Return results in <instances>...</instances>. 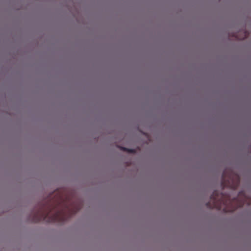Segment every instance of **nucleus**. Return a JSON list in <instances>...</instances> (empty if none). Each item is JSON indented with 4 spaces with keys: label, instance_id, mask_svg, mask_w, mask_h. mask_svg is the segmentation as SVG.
<instances>
[{
    "label": "nucleus",
    "instance_id": "1",
    "mask_svg": "<svg viewBox=\"0 0 251 251\" xmlns=\"http://www.w3.org/2000/svg\"><path fill=\"white\" fill-rule=\"evenodd\" d=\"M51 209L50 206H42L37 212L34 213L32 222L62 223L66 221L72 215L75 214L79 209V207H78L74 210L69 209L67 213L64 210H55L54 213L52 214L51 213Z\"/></svg>",
    "mask_w": 251,
    "mask_h": 251
},
{
    "label": "nucleus",
    "instance_id": "2",
    "mask_svg": "<svg viewBox=\"0 0 251 251\" xmlns=\"http://www.w3.org/2000/svg\"><path fill=\"white\" fill-rule=\"evenodd\" d=\"M229 199L217 190L213 192L210 197V201L206 203L207 207L210 209H216L218 210H223L224 212L233 210L228 209V205L230 204Z\"/></svg>",
    "mask_w": 251,
    "mask_h": 251
},
{
    "label": "nucleus",
    "instance_id": "3",
    "mask_svg": "<svg viewBox=\"0 0 251 251\" xmlns=\"http://www.w3.org/2000/svg\"><path fill=\"white\" fill-rule=\"evenodd\" d=\"M239 176L233 174L230 171H224L222 176V185L224 187L235 189L239 185Z\"/></svg>",
    "mask_w": 251,
    "mask_h": 251
},
{
    "label": "nucleus",
    "instance_id": "4",
    "mask_svg": "<svg viewBox=\"0 0 251 251\" xmlns=\"http://www.w3.org/2000/svg\"><path fill=\"white\" fill-rule=\"evenodd\" d=\"M118 147L121 150L125 151H126V152H129V153H134L136 152L135 150H134V149H128V148H125V147H121V146H118Z\"/></svg>",
    "mask_w": 251,
    "mask_h": 251
},
{
    "label": "nucleus",
    "instance_id": "5",
    "mask_svg": "<svg viewBox=\"0 0 251 251\" xmlns=\"http://www.w3.org/2000/svg\"><path fill=\"white\" fill-rule=\"evenodd\" d=\"M243 33H244V35H243V37L239 38V39L243 40V39L246 38L249 35V33L247 31H244ZM236 37L238 39L237 36H236Z\"/></svg>",
    "mask_w": 251,
    "mask_h": 251
},
{
    "label": "nucleus",
    "instance_id": "6",
    "mask_svg": "<svg viewBox=\"0 0 251 251\" xmlns=\"http://www.w3.org/2000/svg\"><path fill=\"white\" fill-rule=\"evenodd\" d=\"M246 202V200H244L243 201H241V202H240V203H239L238 206L239 207H242L243 206V205Z\"/></svg>",
    "mask_w": 251,
    "mask_h": 251
},
{
    "label": "nucleus",
    "instance_id": "7",
    "mask_svg": "<svg viewBox=\"0 0 251 251\" xmlns=\"http://www.w3.org/2000/svg\"><path fill=\"white\" fill-rule=\"evenodd\" d=\"M240 196H243L245 198L246 197H245V193L244 192L242 191V192H240L239 194V197Z\"/></svg>",
    "mask_w": 251,
    "mask_h": 251
}]
</instances>
